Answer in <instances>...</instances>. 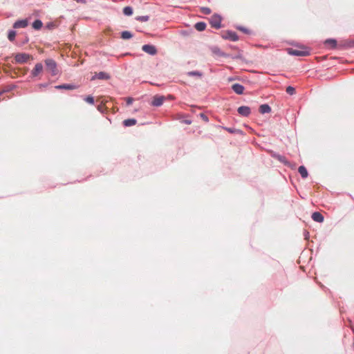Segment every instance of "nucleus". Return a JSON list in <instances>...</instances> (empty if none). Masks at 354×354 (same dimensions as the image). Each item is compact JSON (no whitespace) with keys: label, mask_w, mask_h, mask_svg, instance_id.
<instances>
[{"label":"nucleus","mask_w":354,"mask_h":354,"mask_svg":"<svg viewBox=\"0 0 354 354\" xmlns=\"http://www.w3.org/2000/svg\"><path fill=\"white\" fill-rule=\"evenodd\" d=\"M44 62L46 66V71L49 72L52 76L56 75L58 73V70L55 61L52 59H46Z\"/></svg>","instance_id":"f257e3e1"},{"label":"nucleus","mask_w":354,"mask_h":354,"mask_svg":"<svg viewBox=\"0 0 354 354\" xmlns=\"http://www.w3.org/2000/svg\"><path fill=\"white\" fill-rule=\"evenodd\" d=\"M210 25L212 28L218 29L221 26V17L218 15H213L209 19Z\"/></svg>","instance_id":"f03ea898"},{"label":"nucleus","mask_w":354,"mask_h":354,"mask_svg":"<svg viewBox=\"0 0 354 354\" xmlns=\"http://www.w3.org/2000/svg\"><path fill=\"white\" fill-rule=\"evenodd\" d=\"M31 58V56L28 54L21 53H17L15 56V59L16 62L19 64H23L27 62Z\"/></svg>","instance_id":"7ed1b4c3"},{"label":"nucleus","mask_w":354,"mask_h":354,"mask_svg":"<svg viewBox=\"0 0 354 354\" xmlns=\"http://www.w3.org/2000/svg\"><path fill=\"white\" fill-rule=\"evenodd\" d=\"M222 37L225 39L236 41L239 39V37L236 32L233 31H225L222 33Z\"/></svg>","instance_id":"20e7f679"},{"label":"nucleus","mask_w":354,"mask_h":354,"mask_svg":"<svg viewBox=\"0 0 354 354\" xmlns=\"http://www.w3.org/2000/svg\"><path fill=\"white\" fill-rule=\"evenodd\" d=\"M288 53L290 55L295 56H306L309 54L308 51L305 48L301 50L288 48Z\"/></svg>","instance_id":"39448f33"},{"label":"nucleus","mask_w":354,"mask_h":354,"mask_svg":"<svg viewBox=\"0 0 354 354\" xmlns=\"http://www.w3.org/2000/svg\"><path fill=\"white\" fill-rule=\"evenodd\" d=\"M44 70V67L41 63H37L35 64L34 68L31 71V75L33 77L39 75Z\"/></svg>","instance_id":"423d86ee"},{"label":"nucleus","mask_w":354,"mask_h":354,"mask_svg":"<svg viewBox=\"0 0 354 354\" xmlns=\"http://www.w3.org/2000/svg\"><path fill=\"white\" fill-rule=\"evenodd\" d=\"M142 50L151 55H154L157 53L156 47L153 45L145 44L142 47Z\"/></svg>","instance_id":"0eeeda50"},{"label":"nucleus","mask_w":354,"mask_h":354,"mask_svg":"<svg viewBox=\"0 0 354 354\" xmlns=\"http://www.w3.org/2000/svg\"><path fill=\"white\" fill-rule=\"evenodd\" d=\"M165 101V97L163 96L156 95L153 97L151 104L154 106H160Z\"/></svg>","instance_id":"6e6552de"},{"label":"nucleus","mask_w":354,"mask_h":354,"mask_svg":"<svg viewBox=\"0 0 354 354\" xmlns=\"http://www.w3.org/2000/svg\"><path fill=\"white\" fill-rule=\"evenodd\" d=\"M237 111L241 115L245 117H247L250 114V107L246 106H242L239 107Z\"/></svg>","instance_id":"1a4fd4ad"},{"label":"nucleus","mask_w":354,"mask_h":354,"mask_svg":"<svg viewBox=\"0 0 354 354\" xmlns=\"http://www.w3.org/2000/svg\"><path fill=\"white\" fill-rule=\"evenodd\" d=\"M27 26H28V21L26 19H23V20L17 21L13 24V28H26Z\"/></svg>","instance_id":"9d476101"},{"label":"nucleus","mask_w":354,"mask_h":354,"mask_svg":"<svg viewBox=\"0 0 354 354\" xmlns=\"http://www.w3.org/2000/svg\"><path fill=\"white\" fill-rule=\"evenodd\" d=\"M232 88L233 91L239 95L242 94L244 91V86L239 84H233Z\"/></svg>","instance_id":"9b49d317"},{"label":"nucleus","mask_w":354,"mask_h":354,"mask_svg":"<svg viewBox=\"0 0 354 354\" xmlns=\"http://www.w3.org/2000/svg\"><path fill=\"white\" fill-rule=\"evenodd\" d=\"M312 218L313 221L318 222V223H322L324 221V216L322 214L318 212H315L313 213L312 214Z\"/></svg>","instance_id":"f8f14e48"},{"label":"nucleus","mask_w":354,"mask_h":354,"mask_svg":"<svg viewBox=\"0 0 354 354\" xmlns=\"http://www.w3.org/2000/svg\"><path fill=\"white\" fill-rule=\"evenodd\" d=\"M324 44L331 48H335L337 46V41L334 39H326Z\"/></svg>","instance_id":"ddd939ff"},{"label":"nucleus","mask_w":354,"mask_h":354,"mask_svg":"<svg viewBox=\"0 0 354 354\" xmlns=\"http://www.w3.org/2000/svg\"><path fill=\"white\" fill-rule=\"evenodd\" d=\"M56 89H67V90H73L75 89L77 87L75 85L73 84H62L58 85L55 87Z\"/></svg>","instance_id":"4468645a"},{"label":"nucleus","mask_w":354,"mask_h":354,"mask_svg":"<svg viewBox=\"0 0 354 354\" xmlns=\"http://www.w3.org/2000/svg\"><path fill=\"white\" fill-rule=\"evenodd\" d=\"M271 111V108L268 104H264L259 106V112L262 114L268 113Z\"/></svg>","instance_id":"2eb2a0df"},{"label":"nucleus","mask_w":354,"mask_h":354,"mask_svg":"<svg viewBox=\"0 0 354 354\" xmlns=\"http://www.w3.org/2000/svg\"><path fill=\"white\" fill-rule=\"evenodd\" d=\"M298 171L303 178H307L308 174L306 168L304 166H300L298 169Z\"/></svg>","instance_id":"dca6fc26"},{"label":"nucleus","mask_w":354,"mask_h":354,"mask_svg":"<svg viewBox=\"0 0 354 354\" xmlns=\"http://www.w3.org/2000/svg\"><path fill=\"white\" fill-rule=\"evenodd\" d=\"M194 28L198 31H203L206 28V24L204 22H198L194 25Z\"/></svg>","instance_id":"f3484780"},{"label":"nucleus","mask_w":354,"mask_h":354,"mask_svg":"<svg viewBox=\"0 0 354 354\" xmlns=\"http://www.w3.org/2000/svg\"><path fill=\"white\" fill-rule=\"evenodd\" d=\"M136 122L137 121L135 119H127L124 120L123 124L126 127H130L135 125L136 124Z\"/></svg>","instance_id":"a211bd4d"},{"label":"nucleus","mask_w":354,"mask_h":354,"mask_svg":"<svg viewBox=\"0 0 354 354\" xmlns=\"http://www.w3.org/2000/svg\"><path fill=\"white\" fill-rule=\"evenodd\" d=\"M133 37L132 34L129 31H123L121 33V38L123 39H129Z\"/></svg>","instance_id":"6ab92c4d"},{"label":"nucleus","mask_w":354,"mask_h":354,"mask_svg":"<svg viewBox=\"0 0 354 354\" xmlns=\"http://www.w3.org/2000/svg\"><path fill=\"white\" fill-rule=\"evenodd\" d=\"M42 25L41 21L37 19L33 22L32 27L36 30H39L42 27Z\"/></svg>","instance_id":"aec40b11"},{"label":"nucleus","mask_w":354,"mask_h":354,"mask_svg":"<svg viewBox=\"0 0 354 354\" xmlns=\"http://www.w3.org/2000/svg\"><path fill=\"white\" fill-rule=\"evenodd\" d=\"M123 13L125 15L130 16L133 14V9L129 6L124 7L123 9Z\"/></svg>","instance_id":"412c9836"},{"label":"nucleus","mask_w":354,"mask_h":354,"mask_svg":"<svg viewBox=\"0 0 354 354\" xmlns=\"http://www.w3.org/2000/svg\"><path fill=\"white\" fill-rule=\"evenodd\" d=\"M97 77L98 79L101 80H108L109 79V75L104 73V72H100L97 75Z\"/></svg>","instance_id":"4be33fe9"},{"label":"nucleus","mask_w":354,"mask_h":354,"mask_svg":"<svg viewBox=\"0 0 354 354\" xmlns=\"http://www.w3.org/2000/svg\"><path fill=\"white\" fill-rule=\"evenodd\" d=\"M200 11H201V13H203L204 15H209L212 12L211 9L209 8H207V7H201L200 8Z\"/></svg>","instance_id":"5701e85b"},{"label":"nucleus","mask_w":354,"mask_h":354,"mask_svg":"<svg viewBox=\"0 0 354 354\" xmlns=\"http://www.w3.org/2000/svg\"><path fill=\"white\" fill-rule=\"evenodd\" d=\"M213 53H215L216 55H218V56L226 57V55L224 53L221 52L217 48H215L213 49Z\"/></svg>","instance_id":"b1692460"},{"label":"nucleus","mask_w":354,"mask_h":354,"mask_svg":"<svg viewBox=\"0 0 354 354\" xmlns=\"http://www.w3.org/2000/svg\"><path fill=\"white\" fill-rule=\"evenodd\" d=\"M16 32L15 31L11 30L9 32L8 37L10 41H13L15 38Z\"/></svg>","instance_id":"393cba45"},{"label":"nucleus","mask_w":354,"mask_h":354,"mask_svg":"<svg viewBox=\"0 0 354 354\" xmlns=\"http://www.w3.org/2000/svg\"><path fill=\"white\" fill-rule=\"evenodd\" d=\"M286 91L290 95H293L295 93V89L294 87L289 86L286 88Z\"/></svg>","instance_id":"a878e982"},{"label":"nucleus","mask_w":354,"mask_h":354,"mask_svg":"<svg viewBox=\"0 0 354 354\" xmlns=\"http://www.w3.org/2000/svg\"><path fill=\"white\" fill-rule=\"evenodd\" d=\"M136 19L140 21H142V22L147 21L149 20V17L148 16H139L136 18Z\"/></svg>","instance_id":"bb28decb"},{"label":"nucleus","mask_w":354,"mask_h":354,"mask_svg":"<svg viewBox=\"0 0 354 354\" xmlns=\"http://www.w3.org/2000/svg\"><path fill=\"white\" fill-rule=\"evenodd\" d=\"M85 101L91 104H93L94 103V99L92 96H87L85 98Z\"/></svg>","instance_id":"cd10ccee"},{"label":"nucleus","mask_w":354,"mask_h":354,"mask_svg":"<svg viewBox=\"0 0 354 354\" xmlns=\"http://www.w3.org/2000/svg\"><path fill=\"white\" fill-rule=\"evenodd\" d=\"M188 75L190 76H201V74L198 71H191L188 73Z\"/></svg>","instance_id":"c85d7f7f"},{"label":"nucleus","mask_w":354,"mask_h":354,"mask_svg":"<svg viewBox=\"0 0 354 354\" xmlns=\"http://www.w3.org/2000/svg\"><path fill=\"white\" fill-rule=\"evenodd\" d=\"M200 117L202 118V120L203 121H205L206 122H207L209 121L207 116L206 115H205L204 113H201Z\"/></svg>","instance_id":"c756f323"},{"label":"nucleus","mask_w":354,"mask_h":354,"mask_svg":"<svg viewBox=\"0 0 354 354\" xmlns=\"http://www.w3.org/2000/svg\"><path fill=\"white\" fill-rule=\"evenodd\" d=\"M132 102H133V98H131V97H128V98L127 99V105H130V104H131Z\"/></svg>","instance_id":"7c9ffc66"},{"label":"nucleus","mask_w":354,"mask_h":354,"mask_svg":"<svg viewBox=\"0 0 354 354\" xmlns=\"http://www.w3.org/2000/svg\"><path fill=\"white\" fill-rule=\"evenodd\" d=\"M224 129L230 133H234L235 131L234 129L231 128L225 127Z\"/></svg>","instance_id":"2f4dec72"},{"label":"nucleus","mask_w":354,"mask_h":354,"mask_svg":"<svg viewBox=\"0 0 354 354\" xmlns=\"http://www.w3.org/2000/svg\"><path fill=\"white\" fill-rule=\"evenodd\" d=\"M46 86V84H39L38 85V88L41 89V88H44Z\"/></svg>","instance_id":"473e14b6"},{"label":"nucleus","mask_w":354,"mask_h":354,"mask_svg":"<svg viewBox=\"0 0 354 354\" xmlns=\"http://www.w3.org/2000/svg\"><path fill=\"white\" fill-rule=\"evenodd\" d=\"M279 160L281 161V162H286L285 161V158L284 157H279Z\"/></svg>","instance_id":"72a5a7b5"},{"label":"nucleus","mask_w":354,"mask_h":354,"mask_svg":"<svg viewBox=\"0 0 354 354\" xmlns=\"http://www.w3.org/2000/svg\"><path fill=\"white\" fill-rule=\"evenodd\" d=\"M239 29H240L241 31H243V32H247V31H246V29H245V28H239Z\"/></svg>","instance_id":"f704fd0d"}]
</instances>
